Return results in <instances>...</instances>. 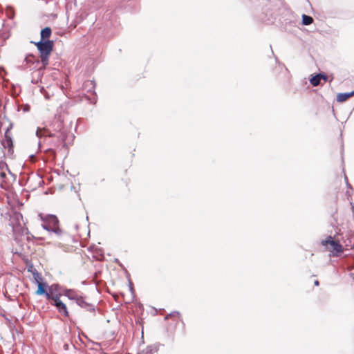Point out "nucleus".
Segmentation results:
<instances>
[{"label": "nucleus", "instance_id": "nucleus-1", "mask_svg": "<svg viewBox=\"0 0 354 354\" xmlns=\"http://www.w3.org/2000/svg\"><path fill=\"white\" fill-rule=\"evenodd\" d=\"M39 216L44 222L41 226L44 230L48 232H53L58 236L62 234V231L58 225L59 221L55 216L47 215L43 216L41 214H39Z\"/></svg>", "mask_w": 354, "mask_h": 354}, {"label": "nucleus", "instance_id": "nucleus-2", "mask_svg": "<svg viewBox=\"0 0 354 354\" xmlns=\"http://www.w3.org/2000/svg\"><path fill=\"white\" fill-rule=\"evenodd\" d=\"M41 57L43 67L45 68L48 64V57L53 50V42L50 40L40 41L35 43Z\"/></svg>", "mask_w": 354, "mask_h": 354}, {"label": "nucleus", "instance_id": "nucleus-3", "mask_svg": "<svg viewBox=\"0 0 354 354\" xmlns=\"http://www.w3.org/2000/svg\"><path fill=\"white\" fill-rule=\"evenodd\" d=\"M322 245L331 252L334 255L338 256L343 252V248L339 242L335 241L331 236L322 241Z\"/></svg>", "mask_w": 354, "mask_h": 354}, {"label": "nucleus", "instance_id": "nucleus-4", "mask_svg": "<svg viewBox=\"0 0 354 354\" xmlns=\"http://www.w3.org/2000/svg\"><path fill=\"white\" fill-rule=\"evenodd\" d=\"M53 305L55 306L58 311L64 315L65 317L68 316V313L66 305L59 299V297L55 299V302L52 303Z\"/></svg>", "mask_w": 354, "mask_h": 354}, {"label": "nucleus", "instance_id": "nucleus-5", "mask_svg": "<svg viewBox=\"0 0 354 354\" xmlns=\"http://www.w3.org/2000/svg\"><path fill=\"white\" fill-rule=\"evenodd\" d=\"M40 278L38 275V274H37L35 276V280L37 284V286H38V288L36 291V294L38 295H44V293H46V287L47 286V284L46 283H42L40 281Z\"/></svg>", "mask_w": 354, "mask_h": 354}, {"label": "nucleus", "instance_id": "nucleus-6", "mask_svg": "<svg viewBox=\"0 0 354 354\" xmlns=\"http://www.w3.org/2000/svg\"><path fill=\"white\" fill-rule=\"evenodd\" d=\"M65 295L70 299L76 300L77 304H80V301H82V297L71 290H66Z\"/></svg>", "mask_w": 354, "mask_h": 354}, {"label": "nucleus", "instance_id": "nucleus-7", "mask_svg": "<svg viewBox=\"0 0 354 354\" xmlns=\"http://www.w3.org/2000/svg\"><path fill=\"white\" fill-rule=\"evenodd\" d=\"M321 79H323L324 81H326L327 77L326 75L319 74L313 77L310 80V82L313 86H317L319 84Z\"/></svg>", "mask_w": 354, "mask_h": 354}, {"label": "nucleus", "instance_id": "nucleus-8", "mask_svg": "<svg viewBox=\"0 0 354 354\" xmlns=\"http://www.w3.org/2000/svg\"><path fill=\"white\" fill-rule=\"evenodd\" d=\"M354 95V91L350 93H339L337 95V100L339 102H342L348 100L350 97Z\"/></svg>", "mask_w": 354, "mask_h": 354}, {"label": "nucleus", "instance_id": "nucleus-9", "mask_svg": "<svg viewBox=\"0 0 354 354\" xmlns=\"http://www.w3.org/2000/svg\"><path fill=\"white\" fill-rule=\"evenodd\" d=\"M51 35V29L48 27H46L41 30V41H46V39H48Z\"/></svg>", "mask_w": 354, "mask_h": 354}, {"label": "nucleus", "instance_id": "nucleus-10", "mask_svg": "<svg viewBox=\"0 0 354 354\" xmlns=\"http://www.w3.org/2000/svg\"><path fill=\"white\" fill-rule=\"evenodd\" d=\"M313 19L311 17L303 15L302 16V23L304 25H310L313 23Z\"/></svg>", "mask_w": 354, "mask_h": 354}, {"label": "nucleus", "instance_id": "nucleus-11", "mask_svg": "<svg viewBox=\"0 0 354 354\" xmlns=\"http://www.w3.org/2000/svg\"><path fill=\"white\" fill-rule=\"evenodd\" d=\"M47 299H50L53 301L52 303L55 302V299H57L59 296L57 295H54L53 292H48L46 291V293H44Z\"/></svg>", "mask_w": 354, "mask_h": 354}, {"label": "nucleus", "instance_id": "nucleus-12", "mask_svg": "<svg viewBox=\"0 0 354 354\" xmlns=\"http://www.w3.org/2000/svg\"><path fill=\"white\" fill-rule=\"evenodd\" d=\"M45 131H46V130H45V129H37V131L36 134H37V136L38 137H41V136H44V133Z\"/></svg>", "mask_w": 354, "mask_h": 354}, {"label": "nucleus", "instance_id": "nucleus-13", "mask_svg": "<svg viewBox=\"0 0 354 354\" xmlns=\"http://www.w3.org/2000/svg\"><path fill=\"white\" fill-rule=\"evenodd\" d=\"M16 217L17 218H19V217L22 218V216L20 214H17Z\"/></svg>", "mask_w": 354, "mask_h": 354}, {"label": "nucleus", "instance_id": "nucleus-14", "mask_svg": "<svg viewBox=\"0 0 354 354\" xmlns=\"http://www.w3.org/2000/svg\"><path fill=\"white\" fill-rule=\"evenodd\" d=\"M83 304H84V301L83 299H82V301H80V304H77L78 305L82 306H83Z\"/></svg>", "mask_w": 354, "mask_h": 354}, {"label": "nucleus", "instance_id": "nucleus-15", "mask_svg": "<svg viewBox=\"0 0 354 354\" xmlns=\"http://www.w3.org/2000/svg\"><path fill=\"white\" fill-rule=\"evenodd\" d=\"M315 285H316V286H318V285H319V282H318V281H315Z\"/></svg>", "mask_w": 354, "mask_h": 354}]
</instances>
